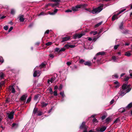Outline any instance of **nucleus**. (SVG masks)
I'll return each instance as SVG.
<instances>
[{
	"label": "nucleus",
	"instance_id": "1",
	"mask_svg": "<svg viewBox=\"0 0 132 132\" xmlns=\"http://www.w3.org/2000/svg\"><path fill=\"white\" fill-rule=\"evenodd\" d=\"M129 85H127V84H124L122 86V89L120 92V95L121 96L124 95L126 93L129 92L131 88H129Z\"/></svg>",
	"mask_w": 132,
	"mask_h": 132
},
{
	"label": "nucleus",
	"instance_id": "2",
	"mask_svg": "<svg viewBox=\"0 0 132 132\" xmlns=\"http://www.w3.org/2000/svg\"><path fill=\"white\" fill-rule=\"evenodd\" d=\"M102 7L100 6L97 8L94 9L92 10H89L86 9L87 11H88L89 12L92 13L93 14H95L98 13L100 12L103 9Z\"/></svg>",
	"mask_w": 132,
	"mask_h": 132
},
{
	"label": "nucleus",
	"instance_id": "3",
	"mask_svg": "<svg viewBox=\"0 0 132 132\" xmlns=\"http://www.w3.org/2000/svg\"><path fill=\"white\" fill-rule=\"evenodd\" d=\"M86 5L85 4L77 5L75 7H72V10L73 11H76L78 10V9L81 8H84L86 7Z\"/></svg>",
	"mask_w": 132,
	"mask_h": 132
},
{
	"label": "nucleus",
	"instance_id": "4",
	"mask_svg": "<svg viewBox=\"0 0 132 132\" xmlns=\"http://www.w3.org/2000/svg\"><path fill=\"white\" fill-rule=\"evenodd\" d=\"M34 71L33 76L34 77H39L40 76V74L41 71L39 70L38 67H36L34 68Z\"/></svg>",
	"mask_w": 132,
	"mask_h": 132
},
{
	"label": "nucleus",
	"instance_id": "5",
	"mask_svg": "<svg viewBox=\"0 0 132 132\" xmlns=\"http://www.w3.org/2000/svg\"><path fill=\"white\" fill-rule=\"evenodd\" d=\"M126 8L123 9H121L119 11V12L116 15H113L112 17V20L113 21H114L115 19H117L118 18V17L117 16L119 15V14H120L122 12H123L125 10H126Z\"/></svg>",
	"mask_w": 132,
	"mask_h": 132
},
{
	"label": "nucleus",
	"instance_id": "6",
	"mask_svg": "<svg viewBox=\"0 0 132 132\" xmlns=\"http://www.w3.org/2000/svg\"><path fill=\"white\" fill-rule=\"evenodd\" d=\"M87 127L85 125V122H82L80 127V129L83 130V132H87Z\"/></svg>",
	"mask_w": 132,
	"mask_h": 132
},
{
	"label": "nucleus",
	"instance_id": "7",
	"mask_svg": "<svg viewBox=\"0 0 132 132\" xmlns=\"http://www.w3.org/2000/svg\"><path fill=\"white\" fill-rule=\"evenodd\" d=\"M14 113V111H12L10 113H7V114L8 115V118L10 119H13Z\"/></svg>",
	"mask_w": 132,
	"mask_h": 132
},
{
	"label": "nucleus",
	"instance_id": "8",
	"mask_svg": "<svg viewBox=\"0 0 132 132\" xmlns=\"http://www.w3.org/2000/svg\"><path fill=\"white\" fill-rule=\"evenodd\" d=\"M84 35H85V34L83 33L76 34L73 36V38L74 39H76L77 38H79Z\"/></svg>",
	"mask_w": 132,
	"mask_h": 132
},
{
	"label": "nucleus",
	"instance_id": "9",
	"mask_svg": "<svg viewBox=\"0 0 132 132\" xmlns=\"http://www.w3.org/2000/svg\"><path fill=\"white\" fill-rule=\"evenodd\" d=\"M70 38V36L62 38V40L61 41V42H64L67 41Z\"/></svg>",
	"mask_w": 132,
	"mask_h": 132
},
{
	"label": "nucleus",
	"instance_id": "10",
	"mask_svg": "<svg viewBox=\"0 0 132 132\" xmlns=\"http://www.w3.org/2000/svg\"><path fill=\"white\" fill-rule=\"evenodd\" d=\"M9 90L11 91V92L12 93H14L15 92V89L13 86H9Z\"/></svg>",
	"mask_w": 132,
	"mask_h": 132
},
{
	"label": "nucleus",
	"instance_id": "11",
	"mask_svg": "<svg viewBox=\"0 0 132 132\" xmlns=\"http://www.w3.org/2000/svg\"><path fill=\"white\" fill-rule=\"evenodd\" d=\"M106 127L105 126H102L100 129L99 131L100 132L104 131L106 129Z\"/></svg>",
	"mask_w": 132,
	"mask_h": 132
},
{
	"label": "nucleus",
	"instance_id": "12",
	"mask_svg": "<svg viewBox=\"0 0 132 132\" xmlns=\"http://www.w3.org/2000/svg\"><path fill=\"white\" fill-rule=\"evenodd\" d=\"M55 77H52V78L50 80V79H48L47 81V82L48 83H50V82H51L52 83L55 80Z\"/></svg>",
	"mask_w": 132,
	"mask_h": 132
},
{
	"label": "nucleus",
	"instance_id": "13",
	"mask_svg": "<svg viewBox=\"0 0 132 132\" xmlns=\"http://www.w3.org/2000/svg\"><path fill=\"white\" fill-rule=\"evenodd\" d=\"M23 17L24 16L23 15H21L19 16V20L20 21L23 22L24 21V19Z\"/></svg>",
	"mask_w": 132,
	"mask_h": 132
},
{
	"label": "nucleus",
	"instance_id": "14",
	"mask_svg": "<svg viewBox=\"0 0 132 132\" xmlns=\"http://www.w3.org/2000/svg\"><path fill=\"white\" fill-rule=\"evenodd\" d=\"M131 55V54L129 51H128L125 53V55L128 57H129Z\"/></svg>",
	"mask_w": 132,
	"mask_h": 132
},
{
	"label": "nucleus",
	"instance_id": "15",
	"mask_svg": "<svg viewBox=\"0 0 132 132\" xmlns=\"http://www.w3.org/2000/svg\"><path fill=\"white\" fill-rule=\"evenodd\" d=\"M45 65L46 64L45 63H43L38 67V68L40 69L43 68H44L45 66Z\"/></svg>",
	"mask_w": 132,
	"mask_h": 132
},
{
	"label": "nucleus",
	"instance_id": "16",
	"mask_svg": "<svg viewBox=\"0 0 132 132\" xmlns=\"http://www.w3.org/2000/svg\"><path fill=\"white\" fill-rule=\"evenodd\" d=\"M84 64L85 65L90 66L91 65V63L90 61H86L84 63Z\"/></svg>",
	"mask_w": 132,
	"mask_h": 132
},
{
	"label": "nucleus",
	"instance_id": "17",
	"mask_svg": "<svg viewBox=\"0 0 132 132\" xmlns=\"http://www.w3.org/2000/svg\"><path fill=\"white\" fill-rule=\"evenodd\" d=\"M27 96L25 95H23L21 97V100L22 101H23L26 100V98Z\"/></svg>",
	"mask_w": 132,
	"mask_h": 132
},
{
	"label": "nucleus",
	"instance_id": "18",
	"mask_svg": "<svg viewBox=\"0 0 132 132\" xmlns=\"http://www.w3.org/2000/svg\"><path fill=\"white\" fill-rule=\"evenodd\" d=\"M5 84L4 81H2L0 82V89L1 88L2 86H3Z\"/></svg>",
	"mask_w": 132,
	"mask_h": 132
},
{
	"label": "nucleus",
	"instance_id": "19",
	"mask_svg": "<svg viewBox=\"0 0 132 132\" xmlns=\"http://www.w3.org/2000/svg\"><path fill=\"white\" fill-rule=\"evenodd\" d=\"M38 109L37 108H34V109L33 114H36L38 112Z\"/></svg>",
	"mask_w": 132,
	"mask_h": 132
},
{
	"label": "nucleus",
	"instance_id": "20",
	"mask_svg": "<svg viewBox=\"0 0 132 132\" xmlns=\"http://www.w3.org/2000/svg\"><path fill=\"white\" fill-rule=\"evenodd\" d=\"M114 83L116 85V86L115 87L116 88H118L119 87V83L118 81H116L114 82Z\"/></svg>",
	"mask_w": 132,
	"mask_h": 132
},
{
	"label": "nucleus",
	"instance_id": "21",
	"mask_svg": "<svg viewBox=\"0 0 132 132\" xmlns=\"http://www.w3.org/2000/svg\"><path fill=\"white\" fill-rule=\"evenodd\" d=\"M125 109L123 108H121L119 110V111L120 112H123L125 111Z\"/></svg>",
	"mask_w": 132,
	"mask_h": 132
},
{
	"label": "nucleus",
	"instance_id": "22",
	"mask_svg": "<svg viewBox=\"0 0 132 132\" xmlns=\"http://www.w3.org/2000/svg\"><path fill=\"white\" fill-rule=\"evenodd\" d=\"M105 54V52H99L96 54V55H104Z\"/></svg>",
	"mask_w": 132,
	"mask_h": 132
},
{
	"label": "nucleus",
	"instance_id": "23",
	"mask_svg": "<svg viewBox=\"0 0 132 132\" xmlns=\"http://www.w3.org/2000/svg\"><path fill=\"white\" fill-rule=\"evenodd\" d=\"M48 90L50 94L51 95H52L53 94V92L52 89L51 87H49Z\"/></svg>",
	"mask_w": 132,
	"mask_h": 132
},
{
	"label": "nucleus",
	"instance_id": "24",
	"mask_svg": "<svg viewBox=\"0 0 132 132\" xmlns=\"http://www.w3.org/2000/svg\"><path fill=\"white\" fill-rule=\"evenodd\" d=\"M97 31H91L90 32V34H93L94 35H95L97 34Z\"/></svg>",
	"mask_w": 132,
	"mask_h": 132
},
{
	"label": "nucleus",
	"instance_id": "25",
	"mask_svg": "<svg viewBox=\"0 0 132 132\" xmlns=\"http://www.w3.org/2000/svg\"><path fill=\"white\" fill-rule=\"evenodd\" d=\"M102 22H100L97 23V24H96L95 26L94 27L95 28H96V27H98L100 25L102 24Z\"/></svg>",
	"mask_w": 132,
	"mask_h": 132
},
{
	"label": "nucleus",
	"instance_id": "26",
	"mask_svg": "<svg viewBox=\"0 0 132 132\" xmlns=\"http://www.w3.org/2000/svg\"><path fill=\"white\" fill-rule=\"evenodd\" d=\"M120 119L119 118H117L114 121V123H117L120 122Z\"/></svg>",
	"mask_w": 132,
	"mask_h": 132
},
{
	"label": "nucleus",
	"instance_id": "27",
	"mask_svg": "<svg viewBox=\"0 0 132 132\" xmlns=\"http://www.w3.org/2000/svg\"><path fill=\"white\" fill-rule=\"evenodd\" d=\"M41 104L42 105V107H44L46 106L47 105V104L46 103H45L44 102H43L42 103H41Z\"/></svg>",
	"mask_w": 132,
	"mask_h": 132
},
{
	"label": "nucleus",
	"instance_id": "28",
	"mask_svg": "<svg viewBox=\"0 0 132 132\" xmlns=\"http://www.w3.org/2000/svg\"><path fill=\"white\" fill-rule=\"evenodd\" d=\"M123 22H122L121 23L120 25L119 26V27L120 29H122L123 28Z\"/></svg>",
	"mask_w": 132,
	"mask_h": 132
},
{
	"label": "nucleus",
	"instance_id": "29",
	"mask_svg": "<svg viewBox=\"0 0 132 132\" xmlns=\"http://www.w3.org/2000/svg\"><path fill=\"white\" fill-rule=\"evenodd\" d=\"M60 94L61 95L62 97V98L63 99L64 97V92H62L60 93Z\"/></svg>",
	"mask_w": 132,
	"mask_h": 132
},
{
	"label": "nucleus",
	"instance_id": "30",
	"mask_svg": "<svg viewBox=\"0 0 132 132\" xmlns=\"http://www.w3.org/2000/svg\"><path fill=\"white\" fill-rule=\"evenodd\" d=\"M18 127V124L15 123H13L12 124V127L14 128H16Z\"/></svg>",
	"mask_w": 132,
	"mask_h": 132
},
{
	"label": "nucleus",
	"instance_id": "31",
	"mask_svg": "<svg viewBox=\"0 0 132 132\" xmlns=\"http://www.w3.org/2000/svg\"><path fill=\"white\" fill-rule=\"evenodd\" d=\"M112 77L113 78H114V77L116 78H118V76L117 74H115L114 75H112Z\"/></svg>",
	"mask_w": 132,
	"mask_h": 132
},
{
	"label": "nucleus",
	"instance_id": "32",
	"mask_svg": "<svg viewBox=\"0 0 132 132\" xmlns=\"http://www.w3.org/2000/svg\"><path fill=\"white\" fill-rule=\"evenodd\" d=\"M131 107H132V103H130L128 104L126 107L130 108Z\"/></svg>",
	"mask_w": 132,
	"mask_h": 132
},
{
	"label": "nucleus",
	"instance_id": "33",
	"mask_svg": "<svg viewBox=\"0 0 132 132\" xmlns=\"http://www.w3.org/2000/svg\"><path fill=\"white\" fill-rule=\"evenodd\" d=\"M37 115L38 116H40L42 115V113L40 111H38L37 112Z\"/></svg>",
	"mask_w": 132,
	"mask_h": 132
},
{
	"label": "nucleus",
	"instance_id": "34",
	"mask_svg": "<svg viewBox=\"0 0 132 132\" xmlns=\"http://www.w3.org/2000/svg\"><path fill=\"white\" fill-rule=\"evenodd\" d=\"M112 59L114 62L116 61L117 58L115 56H113L112 57Z\"/></svg>",
	"mask_w": 132,
	"mask_h": 132
},
{
	"label": "nucleus",
	"instance_id": "35",
	"mask_svg": "<svg viewBox=\"0 0 132 132\" xmlns=\"http://www.w3.org/2000/svg\"><path fill=\"white\" fill-rule=\"evenodd\" d=\"M39 95H35V96L34 99L35 100H36L39 97Z\"/></svg>",
	"mask_w": 132,
	"mask_h": 132
},
{
	"label": "nucleus",
	"instance_id": "36",
	"mask_svg": "<svg viewBox=\"0 0 132 132\" xmlns=\"http://www.w3.org/2000/svg\"><path fill=\"white\" fill-rule=\"evenodd\" d=\"M4 74L3 73H0V78L2 79L4 77Z\"/></svg>",
	"mask_w": 132,
	"mask_h": 132
},
{
	"label": "nucleus",
	"instance_id": "37",
	"mask_svg": "<svg viewBox=\"0 0 132 132\" xmlns=\"http://www.w3.org/2000/svg\"><path fill=\"white\" fill-rule=\"evenodd\" d=\"M65 50V48L64 47L61 48L60 50V52L64 51Z\"/></svg>",
	"mask_w": 132,
	"mask_h": 132
},
{
	"label": "nucleus",
	"instance_id": "38",
	"mask_svg": "<svg viewBox=\"0 0 132 132\" xmlns=\"http://www.w3.org/2000/svg\"><path fill=\"white\" fill-rule=\"evenodd\" d=\"M129 78H130L129 77H128V76L126 77L124 79L125 81H127L129 80Z\"/></svg>",
	"mask_w": 132,
	"mask_h": 132
},
{
	"label": "nucleus",
	"instance_id": "39",
	"mask_svg": "<svg viewBox=\"0 0 132 132\" xmlns=\"http://www.w3.org/2000/svg\"><path fill=\"white\" fill-rule=\"evenodd\" d=\"M53 93L55 96H56L57 95V91L56 90H55L54 92H53Z\"/></svg>",
	"mask_w": 132,
	"mask_h": 132
},
{
	"label": "nucleus",
	"instance_id": "40",
	"mask_svg": "<svg viewBox=\"0 0 132 132\" xmlns=\"http://www.w3.org/2000/svg\"><path fill=\"white\" fill-rule=\"evenodd\" d=\"M15 13V11L14 9H12L11 10V13L12 14H14Z\"/></svg>",
	"mask_w": 132,
	"mask_h": 132
},
{
	"label": "nucleus",
	"instance_id": "41",
	"mask_svg": "<svg viewBox=\"0 0 132 132\" xmlns=\"http://www.w3.org/2000/svg\"><path fill=\"white\" fill-rule=\"evenodd\" d=\"M60 49L58 47H56L55 48V52H60Z\"/></svg>",
	"mask_w": 132,
	"mask_h": 132
},
{
	"label": "nucleus",
	"instance_id": "42",
	"mask_svg": "<svg viewBox=\"0 0 132 132\" xmlns=\"http://www.w3.org/2000/svg\"><path fill=\"white\" fill-rule=\"evenodd\" d=\"M52 1L56 2L57 3H59V2L60 1V0H52Z\"/></svg>",
	"mask_w": 132,
	"mask_h": 132
},
{
	"label": "nucleus",
	"instance_id": "43",
	"mask_svg": "<svg viewBox=\"0 0 132 132\" xmlns=\"http://www.w3.org/2000/svg\"><path fill=\"white\" fill-rule=\"evenodd\" d=\"M4 62V60L3 59L2 57L1 56L0 57V62L2 63Z\"/></svg>",
	"mask_w": 132,
	"mask_h": 132
},
{
	"label": "nucleus",
	"instance_id": "44",
	"mask_svg": "<svg viewBox=\"0 0 132 132\" xmlns=\"http://www.w3.org/2000/svg\"><path fill=\"white\" fill-rule=\"evenodd\" d=\"M52 44V43L51 42H48L46 44V45L49 46L51 45Z\"/></svg>",
	"mask_w": 132,
	"mask_h": 132
},
{
	"label": "nucleus",
	"instance_id": "45",
	"mask_svg": "<svg viewBox=\"0 0 132 132\" xmlns=\"http://www.w3.org/2000/svg\"><path fill=\"white\" fill-rule=\"evenodd\" d=\"M31 100V98L30 97H29V98L26 101V103H29L30 101Z\"/></svg>",
	"mask_w": 132,
	"mask_h": 132
},
{
	"label": "nucleus",
	"instance_id": "46",
	"mask_svg": "<svg viewBox=\"0 0 132 132\" xmlns=\"http://www.w3.org/2000/svg\"><path fill=\"white\" fill-rule=\"evenodd\" d=\"M8 29V27L7 26H5L4 27V29L6 30H7Z\"/></svg>",
	"mask_w": 132,
	"mask_h": 132
},
{
	"label": "nucleus",
	"instance_id": "47",
	"mask_svg": "<svg viewBox=\"0 0 132 132\" xmlns=\"http://www.w3.org/2000/svg\"><path fill=\"white\" fill-rule=\"evenodd\" d=\"M119 46V45H115L114 46V48L115 50H116L117 49V48Z\"/></svg>",
	"mask_w": 132,
	"mask_h": 132
},
{
	"label": "nucleus",
	"instance_id": "48",
	"mask_svg": "<svg viewBox=\"0 0 132 132\" xmlns=\"http://www.w3.org/2000/svg\"><path fill=\"white\" fill-rule=\"evenodd\" d=\"M70 45H69L68 44H66V45H65L64 47H66V48H70V46H69Z\"/></svg>",
	"mask_w": 132,
	"mask_h": 132
},
{
	"label": "nucleus",
	"instance_id": "49",
	"mask_svg": "<svg viewBox=\"0 0 132 132\" xmlns=\"http://www.w3.org/2000/svg\"><path fill=\"white\" fill-rule=\"evenodd\" d=\"M93 122H98L97 120L95 118H94L93 119Z\"/></svg>",
	"mask_w": 132,
	"mask_h": 132
},
{
	"label": "nucleus",
	"instance_id": "50",
	"mask_svg": "<svg viewBox=\"0 0 132 132\" xmlns=\"http://www.w3.org/2000/svg\"><path fill=\"white\" fill-rule=\"evenodd\" d=\"M62 87H63L62 85H60V86H59V90H61L62 89Z\"/></svg>",
	"mask_w": 132,
	"mask_h": 132
},
{
	"label": "nucleus",
	"instance_id": "51",
	"mask_svg": "<svg viewBox=\"0 0 132 132\" xmlns=\"http://www.w3.org/2000/svg\"><path fill=\"white\" fill-rule=\"evenodd\" d=\"M72 12V10L70 9H68L65 11V12Z\"/></svg>",
	"mask_w": 132,
	"mask_h": 132
},
{
	"label": "nucleus",
	"instance_id": "52",
	"mask_svg": "<svg viewBox=\"0 0 132 132\" xmlns=\"http://www.w3.org/2000/svg\"><path fill=\"white\" fill-rule=\"evenodd\" d=\"M69 46L71 48H74L76 46L75 45H70Z\"/></svg>",
	"mask_w": 132,
	"mask_h": 132
},
{
	"label": "nucleus",
	"instance_id": "53",
	"mask_svg": "<svg viewBox=\"0 0 132 132\" xmlns=\"http://www.w3.org/2000/svg\"><path fill=\"white\" fill-rule=\"evenodd\" d=\"M110 120V118H107L106 120V122H109Z\"/></svg>",
	"mask_w": 132,
	"mask_h": 132
},
{
	"label": "nucleus",
	"instance_id": "54",
	"mask_svg": "<svg viewBox=\"0 0 132 132\" xmlns=\"http://www.w3.org/2000/svg\"><path fill=\"white\" fill-rule=\"evenodd\" d=\"M13 29V28L12 27H11L10 28V29L9 30H8L9 32H10Z\"/></svg>",
	"mask_w": 132,
	"mask_h": 132
},
{
	"label": "nucleus",
	"instance_id": "55",
	"mask_svg": "<svg viewBox=\"0 0 132 132\" xmlns=\"http://www.w3.org/2000/svg\"><path fill=\"white\" fill-rule=\"evenodd\" d=\"M129 72L130 73V75L131 76H132V70H130L129 71Z\"/></svg>",
	"mask_w": 132,
	"mask_h": 132
},
{
	"label": "nucleus",
	"instance_id": "56",
	"mask_svg": "<svg viewBox=\"0 0 132 132\" xmlns=\"http://www.w3.org/2000/svg\"><path fill=\"white\" fill-rule=\"evenodd\" d=\"M49 56L51 58H53L54 57V55L52 54H50L49 55Z\"/></svg>",
	"mask_w": 132,
	"mask_h": 132
},
{
	"label": "nucleus",
	"instance_id": "57",
	"mask_svg": "<svg viewBox=\"0 0 132 132\" xmlns=\"http://www.w3.org/2000/svg\"><path fill=\"white\" fill-rule=\"evenodd\" d=\"M114 99H112L110 102V104H112L114 102Z\"/></svg>",
	"mask_w": 132,
	"mask_h": 132
},
{
	"label": "nucleus",
	"instance_id": "58",
	"mask_svg": "<svg viewBox=\"0 0 132 132\" xmlns=\"http://www.w3.org/2000/svg\"><path fill=\"white\" fill-rule=\"evenodd\" d=\"M10 101V100L9 98H7L6 100V102L7 103H9Z\"/></svg>",
	"mask_w": 132,
	"mask_h": 132
},
{
	"label": "nucleus",
	"instance_id": "59",
	"mask_svg": "<svg viewBox=\"0 0 132 132\" xmlns=\"http://www.w3.org/2000/svg\"><path fill=\"white\" fill-rule=\"evenodd\" d=\"M58 10L57 9H55L54 10V13H55V14L57 12Z\"/></svg>",
	"mask_w": 132,
	"mask_h": 132
},
{
	"label": "nucleus",
	"instance_id": "60",
	"mask_svg": "<svg viewBox=\"0 0 132 132\" xmlns=\"http://www.w3.org/2000/svg\"><path fill=\"white\" fill-rule=\"evenodd\" d=\"M106 118V116H102L101 118L102 120Z\"/></svg>",
	"mask_w": 132,
	"mask_h": 132
},
{
	"label": "nucleus",
	"instance_id": "61",
	"mask_svg": "<svg viewBox=\"0 0 132 132\" xmlns=\"http://www.w3.org/2000/svg\"><path fill=\"white\" fill-rule=\"evenodd\" d=\"M85 61L84 60L82 59H81L80 60V63H83Z\"/></svg>",
	"mask_w": 132,
	"mask_h": 132
},
{
	"label": "nucleus",
	"instance_id": "62",
	"mask_svg": "<svg viewBox=\"0 0 132 132\" xmlns=\"http://www.w3.org/2000/svg\"><path fill=\"white\" fill-rule=\"evenodd\" d=\"M44 12H41L38 15V16L43 15H44Z\"/></svg>",
	"mask_w": 132,
	"mask_h": 132
},
{
	"label": "nucleus",
	"instance_id": "63",
	"mask_svg": "<svg viewBox=\"0 0 132 132\" xmlns=\"http://www.w3.org/2000/svg\"><path fill=\"white\" fill-rule=\"evenodd\" d=\"M87 38L88 39V40L90 41H91L92 40V38L91 37H88Z\"/></svg>",
	"mask_w": 132,
	"mask_h": 132
},
{
	"label": "nucleus",
	"instance_id": "64",
	"mask_svg": "<svg viewBox=\"0 0 132 132\" xmlns=\"http://www.w3.org/2000/svg\"><path fill=\"white\" fill-rule=\"evenodd\" d=\"M49 32V30H46L45 32V34H48Z\"/></svg>",
	"mask_w": 132,
	"mask_h": 132
}]
</instances>
